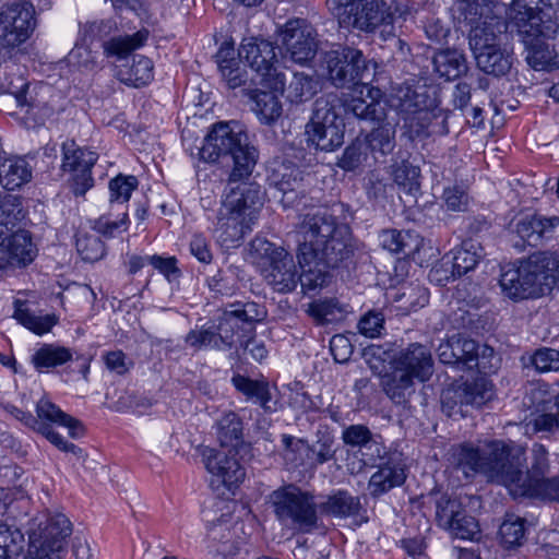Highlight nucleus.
<instances>
[{
	"mask_svg": "<svg viewBox=\"0 0 559 559\" xmlns=\"http://www.w3.org/2000/svg\"><path fill=\"white\" fill-rule=\"evenodd\" d=\"M463 510L461 502L448 496H441L436 503V520L440 527H452L453 521Z\"/></svg>",
	"mask_w": 559,
	"mask_h": 559,
	"instance_id": "58",
	"label": "nucleus"
},
{
	"mask_svg": "<svg viewBox=\"0 0 559 559\" xmlns=\"http://www.w3.org/2000/svg\"><path fill=\"white\" fill-rule=\"evenodd\" d=\"M153 62L150 58L135 55L132 57L131 62L119 66L116 71L117 79L132 87H141L148 84L153 78Z\"/></svg>",
	"mask_w": 559,
	"mask_h": 559,
	"instance_id": "32",
	"label": "nucleus"
},
{
	"mask_svg": "<svg viewBox=\"0 0 559 559\" xmlns=\"http://www.w3.org/2000/svg\"><path fill=\"white\" fill-rule=\"evenodd\" d=\"M382 388L386 396L396 405H405L415 392L414 379L394 369L382 378Z\"/></svg>",
	"mask_w": 559,
	"mask_h": 559,
	"instance_id": "41",
	"label": "nucleus"
},
{
	"mask_svg": "<svg viewBox=\"0 0 559 559\" xmlns=\"http://www.w3.org/2000/svg\"><path fill=\"white\" fill-rule=\"evenodd\" d=\"M451 111L440 107L439 98L436 100V106L431 109H426L425 114L420 115L412 127L407 130L408 138L414 140L416 138L427 139L431 136H444L449 130V117Z\"/></svg>",
	"mask_w": 559,
	"mask_h": 559,
	"instance_id": "26",
	"label": "nucleus"
},
{
	"mask_svg": "<svg viewBox=\"0 0 559 559\" xmlns=\"http://www.w3.org/2000/svg\"><path fill=\"white\" fill-rule=\"evenodd\" d=\"M539 266L534 254L522 261L518 267L502 269L499 285L502 294L513 301L535 299L544 295L539 282Z\"/></svg>",
	"mask_w": 559,
	"mask_h": 559,
	"instance_id": "16",
	"label": "nucleus"
},
{
	"mask_svg": "<svg viewBox=\"0 0 559 559\" xmlns=\"http://www.w3.org/2000/svg\"><path fill=\"white\" fill-rule=\"evenodd\" d=\"M453 341L457 367L466 370L477 369L478 372L484 374L495 371V366L491 364V358H493L492 347L480 346L476 341L461 335H453Z\"/></svg>",
	"mask_w": 559,
	"mask_h": 559,
	"instance_id": "23",
	"label": "nucleus"
},
{
	"mask_svg": "<svg viewBox=\"0 0 559 559\" xmlns=\"http://www.w3.org/2000/svg\"><path fill=\"white\" fill-rule=\"evenodd\" d=\"M76 249L82 260L96 262L106 253L105 243L95 236H83L76 240Z\"/></svg>",
	"mask_w": 559,
	"mask_h": 559,
	"instance_id": "62",
	"label": "nucleus"
},
{
	"mask_svg": "<svg viewBox=\"0 0 559 559\" xmlns=\"http://www.w3.org/2000/svg\"><path fill=\"white\" fill-rule=\"evenodd\" d=\"M369 66L370 61L362 51L349 46H338L326 51L322 58L328 80L338 88L362 83L370 74Z\"/></svg>",
	"mask_w": 559,
	"mask_h": 559,
	"instance_id": "12",
	"label": "nucleus"
},
{
	"mask_svg": "<svg viewBox=\"0 0 559 559\" xmlns=\"http://www.w3.org/2000/svg\"><path fill=\"white\" fill-rule=\"evenodd\" d=\"M24 543L19 528L0 523V559H23Z\"/></svg>",
	"mask_w": 559,
	"mask_h": 559,
	"instance_id": "46",
	"label": "nucleus"
},
{
	"mask_svg": "<svg viewBox=\"0 0 559 559\" xmlns=\"http://www.w3.org/2000/svg\"><path fill=\"white\" fill-rule=\"evenodd\" d=\"M238 57L245 59L257 73L259 84L274 91L284 90L287 81L285 73L277 68V56L274 45L265 39H251L241 44Z\"/></svg>",
	"mask_w": 559,
	"mask_h": 559,
	"instance_id": "14",
	"label": "nucleus"
},
{
	"mask_svg": "<svg viewBox=\"0 0 559 559\" xmlns=\"http://www.w3.org/2000/svg\"><path fill=\"white\" fill-rule=\"evenodd\" d=\"M0 266L25 267L37 255V247L28 230L12 231L0 251Z\"/></svg>",
	"mask_w": 559,
	"mask_h": 559,
	"instance_id": "25",
	"label": "nucleus"
},
{
	"mask_svg": "<svg viewBox=\"0 0 559 559\" xmlns=\"http://www.w3.org/2000/svg\"><path fill=\"white\" fill-rule=\"evenodd\" d=\"M546 5H550V0H512L508 10L511 29H516L530 49L527 59L537 70H549L557 67L552 51L544 41L550 29L542 15V7Z\"/></svg>",
	"mask_w": 559,
	"mask_h": 559,
	"instance_id": "4",
	"label": "nucleus"
},
{
	"mask_svg": "<svg viewBox=\"0 0 559 559\" xmlns=\"http://www.w3.org/2000/svg\"><path fill=\"white\" fill-rule=\"evenodd\" d=\"M525 520L514 515L507 514L504 521L500 525L499 534L501 543L507 548L521 546L525 539Z\"/></svg>",
	"mask_w": 559,
	"mask_h": 559,
	"instance_id": "50",
	"label": "nucleus"
},
{
	"mask_svg": "<svg viewBox=\"0 0 559 559\" xmlns=\"http://www.w3.org/2000/svg\"><path fill=\"white\" fill-rule=\"evenodd\" d=\"M61 151V168L68 173L84 169V167H94L98 159L96 152L79 146L74 140L64 141Z\"/></svg>",
	"mask_w": 559,
	"mask_h": 559,
	"instance_id": "40",
	"label": "nucleus"
},
{
	"mask_svg": "<svg viewBox=\"0 0 559 559\" xmlns=\"http://www.w3.org/2000/svg\"><path fill=\"white\" fill-rule=\"evenodd\" d=\"M262 91L257 86L248 88L246 96L252 100V110L259 117L260 121L266 124L275 121L282 114V105L274 90Z\"/></svg>",
	"mask_w": 559,
	"mask_h": 559,
	"instance_id": "38",
	"label": "nucleus"
},
{
	"mask_svg": "<svg viewBox=\"0 0 559 559\" xmlns=\"http://www.w3.org/2000/svg\"><path fill=\"white\" fill-rule=\"evenodd\" d=\"M435 72L447 81H453L467 72L464 53L457 49L447 48L437 51L432 58Z\"/></svg>",
	"mask_w": 559,
	"mask_h": 559,
	"instance_id": "35",
	"label": "nucleus"
},
{
	"mask_svg": "<svg viewBox=\"0 0 559 559\" xmlns=\"http://www.w3.org/2000/svg\"><path fill=\"white\" fill-rule=\"evenodd\" d=\"M282 443L285 460L290 461L295 466L307 465V450L309 449L307 440L295 438L290 435H283Z\"/></svg>",
	"mask_w": 559,
	"mask_h": 559,
	"instance_id": "56",
	"label": "nucleus"
},
{
	"mask_svg": "<svg viewBox=\"0 0 559 559\" xmlns=\"http://www.w3.org/2000/svg\"><path fill=\"white\" fill-rule=\"evenodd\" d=\"M406 479L405 471L399 464H383L373 473L368 483V489L373 498H378L395 487H400Z\"/></svg>",
	"mask_w": 559,
	"mask_h": 559,
	"instance_id": "37",
	"label": "nucleus"
},
{
	"mask_svg": "<svg viewBox=\"0 0 559 559\" xmlns=\"http://www.w3.org/2000/svg\"><path fill=\"white\" fill-rule=\"evenodd\" d=\"M70 66L81 71H94L99 69L97 53L84 44H76L68 55Z\"/></svg>",
	"mask_w": 559,
	"mask_h": 559,
	"instance_id": "57",
	"label": "nucleus"
},
{
	"mask_svg": "<svg viewBox=\"0 0 559 559\" xmlns=\"http://www.w3.org/2000/svg\"><path fill=\"white\" fill-rule=\"evenodd\" d=\"M185 343L194 350L213 348L224 350V346L218 343L215 325L201 326L190 330L185 336Z\"/></svg>",
	"mask_w": 559,
	"mask_h": 559,
	"instance_id": "51",
	"label": "nucleus"
},
{
	"mask_svg": "<svg viewBox=\"0 0 559 559\" xmlns=\"http://www.w3.org/2000/svg\"><path fill=\"white\" fill-rule=\"evenodd\" d=\"M373 436L368 426L364 424H352L344 426L341 439L346 447L362 450Z\"/></svg>",
	"mask_w": 559,
	"mask_h": 559,
	"instance_id": "59",
	"label": "nucleus"
},
{
	"mask_svg": "<svg viewBox=\"0 0 559 559\" xmlns=\"http://www.w3.org/2000/svg\"><path fill=\"white\" fill-rule=\"evenodd\" d=\"M419 176L420 168L413 165L407 159H403L401 163L392 165V177L394 182L408 193L419 189Z\"/></svg>",
	"mask_w": 559,
	"mask_h": 559,
	"instance_id": "49",
	"label": "nucleus"
},
{
	"mask_svg": "<svg viewBox=\"0 0 559 559\" xmlns=\"http://www.w3.org/2000/svg\"><path fill=\"white\" fill-rule=\"evenodd\" d=\"M322 515L335 519H355L359 523L368 521L367 510L362 506L360 497L352 495L346 489L332 490L319 504Z\"/></svg>",
	"mask_w": 559,
	"mask_h": 559,
	"instance_id": "24",
	"label": "nucleus"
},
{
	"mask_svg": "<svg viewBox=\"0 0 559 559\" xmlns=\"http://www.w3.org/2000/svg\"><path fill=\"white\" fill-rule=\"evenodd\" d=\"M325 3L341 27L365 34H374L383 27L384 38L396 35L395 22H405L417 12L411 0H326Z\"/></svg>",
	"mask_w": 559,
	"mask_h": 559,
	"instance_id": "3",
	"label": "nucleus"
},
{
	"mask_svg": "<svg viewBox=\"0 0 559 559\" xmlns=\"http://www.w3.org/2000/svg\"><path fill=\"white\" fill-rule=\"evenodd\" d=\"M215 60L228 88H241L242 94L247 95L248 88L260 85L255 79L248 78L247 70L241 66V59L236 57L234 43L224 41L215 55Z\"/></svg>",
	"mask_w": 559,
	"mask_h": 559,
	"instance_id": "22",
	"label": "nucleus"
},
{
	"mask_svg": "<svg viewBox=\"0 0 559 559\" xmlns=\"http://www.w3.org/2000/svg\"><path fill=\"white\" fill-rule=\"evenodd\" d=\"M231 383L238 392L246 396L247 401L259 405L264 413L272 414L277 411V401L273 400L267 381L254 380L237 373L233 376Z\"/></svg>",
	"mask_w": 559,
	"mask_h": 559,
	"instance_id": "28",
	"label": "nucleus"
},
{
	"mask_svg": "<svg viewBox=\"0 0 559 559\" xmlns=\"http://www.w3.org/2000/svg\"><path fill=\"white\" fill-rule=\"evenodd\" d=\"M442 200L448 211L464 212L469 203L467 189L462 185H453L443 189Z\"/></svg>",
	"mask_w": 559,
	"mask_h": 559,
	"instance_id": "63",
	"label": "nucleus"
},
{
	"mask_svg": "<svg viewBox=\"0 0 559 559\" xmlns=\"http://www.w3.org/2000/svg\"><path fill=\"white\" fill-rule=\"evenodd\" d=\"M515 450H519L518 445L507 444L498 440L489 442L481 450L472 444L463 443L452 449L451 463L466 478L483 474L490 481L507 487L511 465L515 460Z\"/></svg>",
	"mask_w": 559,
	"mask_h": 559,
	"instance_id": "5",
	"label": "nucleus"
},
{
	"mask_svg": "<svg viewBox=\"0 0 559 559\" xmlns=\"http://www.w3.org/2000/svg\"><path fill=\"white\" fill-rule=\"evenodd\" d=\"M15 318L23 326L37 335L50 332L58 322V318L55 314L37 316L28 309H17Z\"/></svg>",
	"mask_w": 559,
	"mask_h": 559,
	"instance_id": "52",
	"label": "nucleus"
},
{
	"mask_svg": "<svg viewBox=\"0 0 559 559\" xmlns=\"http://www.w3.org/2000/svg\"><path fill=\"white\" fill-rule=\"evenodd\" d=\"M199 155L207 163L221 158H230L234 163L212 235L222 248L239 247L252 230L263 205L261 188L245 181L257 164L258 150L250 144L248 133L239 122L219 121L206 134Z\"/></svg>",
	"mask_w": 559,
	"mask_h": 559,
	"instance_id": "1",
	"label": "nucleus"
},
{
	"mask_svg": "<svg viewBox=\"0 0 559 559\" xmlns=\"http://www.w3.org/2000/svg\"><path fill=\"white\" fill-rule=\"evenodd\" d=\"M278 40L295 63L306 66L318 50L317 31L305 19H290L280 29Z\"/></svg>",
	"mask_w": 559,
	"mask_h": 559,
	"instance_id": "17",
	"label": "nucleus"
},
{
	"mask_svg": "<svg viewBox=\"0 0 559 559\" xmlns=\"http://www.w3.org/2000/svg\"><path fill=\"white\" fill-rule=\"evenodd\" d=\"M32 179V167L22 157L4 156L0 167V186L14 191Z\"/></svg>",
	"mask_w": 559,
	"mask_h": 559,
	"instance_id": "34",
	"label": "nucleus"
},
{
	"mask_svg": "<svg viewBox=\"0 0 559 559\" xmlns=\"http://www.w3.org/2000/svg\"><path fill=\"white\" fill-rule=\"evenodd\" d=\"M530 362L538 372L559 370V350L542 347L530 357Z\"/></svg>",
	"mask_w": 559,
	"mask_h": 559,
	"instance_id": "64",
	"label": "nucleus"
},
{
	"mask_svg": "<svg viewBox=\"0 0 559 559\" xmlns=\"http://www.w3.org/2000/svg\"><path fill=\"white\" fill-rule=\"evenodd\" d=\"M514 459L507 484L509 492L514 498L528 497L559 502V476L530 479L524 477L525 452L521 447L515 450Z\"/></svg>",
	"mask_w": 559,
	"mask_h": 559,
	"instance_id": "18",
	"label": "nucleus"
},
{
	"mask_svg": "<svg viewBox=\"0 0 559 559\" xmlns=\"http://www.w3.org/2000/svg\"><path fill=\"white\" fill-rule=\"evenodd\" d=\"M452 258L449 262L452 280L461 277L474 270L479 262V254L474 250L472 242H464L461 247L452 250Z\"/></svg>",
	"mask_w": 559,
	"mask_h": 559,
	"instance_id": "45",
	"label": "nucleus"
},
{
	"mask_svg": "<svg viewBox=\"0 0 559 559\" xmlns=\"http://www.w3.org/2000/svg\"><path fill=\"white\" fill-rule=\"evenodd\" d=\"M148 31L143 28L131 35L112 36L103 40L102 48L106 58L126 59L132 51L141 48L148 38Z\"/></svg>",
	"mask_w": 559,
	"mask_h": 559,
	"instance_id": "36",
	"label": "nucleus"
},
{
	"mask_svg": "<svg viewBox=\"0 0 559 559\" xmlns=\"http://www.w3.org/2000/svg\"><path fill=\"white\" fill-rule=\"evenodd\" d=\"M37 25L36 12L29 1H13L0 7V49L10 52L33 34Z\"/></svg>",
	"mask_w": 559,
	"mask_h": 559,
	"instance_id": "13",
	"label": "nucleus"
},
{
	"mask_svg": "<svg viewBox=\"0 0 559 559\" xmlns=\"http://www.w3.org/2000/svg\"><path fill=\"white\" fill-rule=\"evenodd\" d=\"M558 225V216L544 217L540 215H527L518 221L515 224V233L522 239V246L528 245L531 247H537Z\"/></svg>",
	"mask_w": 559,
	"mask_h": 559,
	"instance_id": "30",
	"label": "nucleus"
},
{
	"mask_svg": "<svg viewBox=\"0 0 559 559\" xmlns=\"http://www.w3.org/2000/svg\"><path fill=\"white\" fill-rule=\"evenodd\" d=\"M277 92L285 94L286 99L290 103H304L312 98L317 93V81L311 74L292 72L287 86L285 82L284 90H278Z\"/></svg>",
	"mask_w": 559,
	"mask_h": 559,
	"instance_id": "43",
	"label": "nucleus"
},
{
	"mask_svg": "<svg viewBox=\"0 0 559 559\" xmlns=\"http://www.w3.org/2000/svg\"><path fill=\"white\" fill-rule=\"evenodd\" d=\"M5 409L25 426L44 436L57 449L66 453H72L78 457L83 456V450L72 442L64 440L52 426L66 427L72 439H79L84 436L83 424L64 413L59 406L46 399H40L36 404V416L29 412H24L16 406L7 405Z\"/></svg>",
	"mask_w": 559,
	"mask_h": 559,
	"instance_id": "6",
	"label": "nucleus"
},
{
	"mask_svg": "<svg viewBox=\"0 0 559 559\" xmlns=\"http://www.w3.org/2000/svg\"><path fill=\"white\" fill-rule=\"evenodd\" d=\"M251 252L262 261V275L275 292L287 294L295 290L299 272L289 252L265 238L253 239Z\"/></svg>",
	"mask_w": 559,
	"mask_h": 559,
	"instance_id": "10",
	"label": "nucleus"
},
{
	"mask_svg": "<svg viewBox=\"0 0 559 559\" xmlns=\"http://www.w3.org/2000/svg\"><path fill=\"white\" fill-rule=\"evenodd\" d=\"M216 438L222 448H230L236 454L250 450V443L243 439V421L235 412L224 413L215 424Z\"/></svg>",
	"mask_w": 559,
	"mask_h": 559,
	"instance_id": "27",
	"label": "nucleus"
},
{
	"mask_svg": "<svg viewBox=\"0 0 559 559\" xmlns=\"http://www.w3.org/2000/svg\"><path fill=\"white\" fill-rule=\"evenodd\" d=\"M366 144L359 140L352 142L343 152L337 166L345 171L356 170L366 159Z\"/></svg>",
	"mask_w": 559,
	"mask_h": 559,
	"instance_id": "60",
	"label": "nucleus"
},
{
	"mask_svg": "<svg viewBox=\"0 0 559 559\" xmlns=\"http://www.w3.org/2000/svg\"><path fill=\"white\" fill-rule=\"evenodd\" d=\"M298 261L302 267L299 282L304 294L318 295L330 286L333 275L328 269L338 267L354 253L350 229L325 207L311 210L301 216Z\"/></svg>",
	"mask_w": 559,
	"mask_h": 559,
	"instance_id": "2",
	"label": "nucleus"
},
{
	"mask_svg": "<svg viewBox=\"0 0 559 559\" xmlns=\"http://www.w3.org/2000/svg\"><path fill=\"white\" fill-rule=\"evenodd\" d=\"M334 436L328 428L318 429L316 441L311 444L309 443V449L307 450V465L317 467L335 460L336 450L334 449Z\"/></svg>",
	"mask_w": 559,
	"mask_h": 559,
	"instance_id": "42",
	"label": "nucleus"
},
{
	"mask_svg": "<svg viewBox=\"0 0 559 559\" xmlns=\"http://www.w3.org/2000/svg\"><path fill=\"white\" fill-rule=\"evenodd\" d=\"M119 216L112 218L111 213L104 214L93 222L92 228L106 238H112L128 228L127 211H123Z\"/></svg>",
	"mask_w": 559,
	"mask_h": 559,
	"instance_id": "54",
	"label": "nucleus"
},
{
	"mask_svg": "<svg viewBox=\"0 0 559 559\" xmlns=\"http://www.w3.org/2000/svg\"><path fill=\"white\" fill-rule=\"evenodd\" d=\"M365 97L353 98L346 104V111L372 126L366 135V144L373 154L386 156L395 147V124L386 120V102L379 87L362 84Z\"/></svg>",
	"mask_w": 559,
	"mask_h": 559,
	"instance_id": "7",
	"label": "nucleus"
},
{
	"mask_svg": "<svg viewBox=\"0 0 559 559\" xmlns=\"http://www.w3.org/2000/svg\"><path fill=\"white\" fill-rule=\"evenodd\" d=\"M72 359L70 348L55 344H44L32 356V364L39 372L64 365Z\"/></svg>",
	"mask_w": 559,
	"mask_h": 559,
	"instance_id": "44",
	"label": "nucleus"
},
{
	"mask_svg": "<svg viewBox=\"0 0 559 559\" xmlns=\"http://www.w3.org/2000/svg\"><path fill=\"white\" fill-rule=\"evenodd\" d=\"M368 350L371 356L382 361L389 360L396 371L421 382L429 380L433 373V359L427 345L412 343L397 354H392V348L384 349L382 346H371Z\"/></svg>",
	"mask_w": 559,
	"mask_h": 559,
	"instance_id": "15",
	"label": "nucleus"
},
{
	"mask_svg": "<svg viewBox=\"0 0 559 559\" xmlns=\"http://www.w3.org/2000/svg\"><path fill=\"white\" fill-rule=\"evenodd\" d=\"M27 533L28 550L23 559H61L72 523L62 513L49 514L45 520L35 519Z\"/></svg>",
	"mask_w": 559,
	"mask_h": 559,
	"instance_id": "11",
	"label": "nucleus"
},
{
	"mask_svg": "<svg viewBox=\"0 0 559 559\" xmlns=\"http://www.w3.org/2000/svg\"><path fill=\"white\" fill-rule=\"evenodd\" d=\"M480 10L481 7L479 5L477 10V15H475L474 20H469L464 16V20L472 25L468 39L469 47L473 53H476L480 50L486 49L487 47L497 44L498 33L500 34L502 28L507 29L508 27H511L509 23L508 25H506L504 23H500L495 19H485L484 21H481Z\"/></svg>",
	"mask_w": 559,
	"mask_h": 559,
	"instance_id": "29",
	"label": "nucleus"
},
{
	"mask_svg": "<svg viewBox=\"0 0 559 559\" xmlns=\"http://www.w3.org/2000/svg\"><path fill=\"white\" fill-rule=\"evenodd\" d=\"M272 180L284 194L298 190L302 185V171L298 166L283 162L273 169Z\"/></svg>",
	"mask_w": 559,
	"mask_h": 559,
	"instance_id": "48",
	"label": "nucleus"
},
{
	"mask_svg": "<svg viewBox=\"0 0 559 559\" xmlns=\"http://www.w3.org/2000/svg\"><path fill=\"white\" fill-rule=\"evenodd\" d=\"M139 181L135 176L118 175L109 181L110 203H127L132 192L138 188Z\"/></svg>",
	"mask_w": 559,
	"mask_h": 559,
	"instance_id": "53",
	"label": "nucleus"
},
{
	"mask_svg": "<svg viewBox=\"0 0 559 559\" xmlns=\"http://www.w3.org/2000/svg\"><path fill=\"white\" fill-rule=\"evenodd\" d=\"M383 249L396 253L411 255L419 249L420 239L411 230L385 229L379 235Z\"/></svg>",
	"mask_w": 559,
	"mask_h": 559,
	"instance_id": "39",
	"label": "nucleus"
},
{
	"mask_svg": "<svg viewBox=\"0 0 559 559\" xmlns=\"http://www.w3.org/2000/svg\"><path fill=\"white\" fill-rule=\"evenodd\" d=\"M282 443L285 460L290 461L295 466L307 465V450L309 449L307 440L295 438L290 435H283Z\"/></svg>",
	"mask_w": 559,
	"mask_h": 559,
	"instance_id": "55",
	"label": "nucleus"
},
{
	"mask_svg": "<svg viewBox=\"0 0 559 559\" xmlns=\"http://www.w3.org/2000/svg\"><path fill=\"white\" fill-rule=\"evenodd\" d=\"M341 99L334 93L318 97L306 126L308 141L317 148L331 152L344 143V122L340 116Z\"/></svg>",
	"mask_w": 559,
	"mask_h": 559,
	"instance_id": "9",
	"label": "nucleus"
},
{
	"mask_svg": "<svg viewBox=\"0 0 559 559\" xmlns=\"http://www.w3.org/2000/svg\"><path fill=\"white\" fill-rule=\"evenodd\" d=\"M306 312L317 324L325 325L344 320L349 306L336 297H324L309 302Z\"/></svg>",
	"mask_w": 559,
	"mask_h": 559,
	"instance_id": "33",
	"label": "nucleus"
},
{
	"mask_svg": "<svg viewBox=\"0 0 559 559\" xmlns=\"http://www.w3.org/2000/svg\"><path fill=\"white\" fill-rule=\"evenodd\" d=\"M479 70L493 76H503L511 70L512 52L499 43L474 53Z\"/></svg>",
	"mask_w": 559,
	"mask_h": 559,
	"instance_id": "31",
	"label": "nucleus"
},
{
	"mask_svg": "<svg viewBox=\"0 0 559 559\" xmlns=\"http://www.w3.org/2000/svg\"><path fill=\"white\" fill-rule=\"evenodd\" d=\"M536 264L540 267L539 282L545 290L559 289V253H535Z\"/></svg>",
	"mask_w": 559,
	"mask_h": 559,
	"instance_id": "47",
	"label": "nucleus"
},
{
	"mask_svg": "<svg viewBox=\"0 0 559 559\" xmlns=\"http://www.w3.org/2000/svg\"><path fill=\"white\" fill-rule=\"evenodd\" d=\"M270 502L281 524L292 525L304 534L319 527V507L312 492L286 485L271 493Z\"/></svg>",
	"mask_w": 559,
	"mask_h": 559,
	"instance_id": "8",
	"label": "nucleus"
},
{
	"mask_svg": "<svg viewBox=\"0 0 559 559\" xmlns=\"http://www.w3.org/2000/svg\"><path fill=\"white\" fill-rule=\"evenodd\" d=\"M264 308L254 302H234L226 309L217 325H215L218 343L224 350L230 349L235 344V335L239 331V322L253 323L263 320Z\"/></svg>",
	"mask_w": 559,
	"mask_h": 559,
	"instance_id": "20",
	"label": "nucleus"
},
{
	"mask_svg": "<svg viewBox=\"0 0 559 559\" xmlns=\"http://www.w3.org/2000/svg\"><path fill=\"white\" fill-rule=\"evenodd\" d=\"M393 106L401 116L404 128L409 129L426 109L436 106L437 92L427 85L402 84L394 90Z\"/></svg>",
	"mask_w": 559,
	"mask_h": 559,
	"instance_id": "19",
	"label": "nucleus"
},
{
	"mask_svg": "<svg viewBox=\"0 0 559 559\" xmlns=\"http://www.w3.org/2000/svg\"><path fill=\"white\" fill-rule=\"evenodd\" d=\"M450 534L460 539H473L479 533V525L476 519L468 515L463 509L453 521L452 527H448Z\"/></svg>",
	"mask_w": 559,
	"mask_h": 559,
	"instance_id": "61",
	"label": "nucleus"
},
{
	"mask_svg": "<svg viewBox=\"0 0 559 559\" xmlns=\"http://www.w3.org/2000/svg\"><path fill=\"white\" fill-rule=\"evenodd\" d=\"M202 459L206 471L212 475V485H224L227 488L237 486L245 479L246 471L235 456L224 451L206 448L202 451Z\"/></svg>",
	"mask_w": 559,
	"mask_h": 559,
	"instance_id": "21",
	"label": "nucleus"
}]
</instances>
